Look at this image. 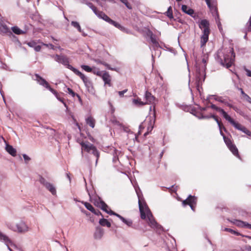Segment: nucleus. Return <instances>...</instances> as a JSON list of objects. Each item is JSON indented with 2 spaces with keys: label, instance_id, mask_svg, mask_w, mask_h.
Here are the masks:
<instances>
[{
  "label": "nucleus",
  "instance_id": "55",
  "mask_svg": "<svg viewBox=\"0 0 251 251\" xmlns=\"http://www.w3.org/2000/svg\"><path fill=\"white\" fill-rule=\"evenodd\" d=\"M94 213H95L96 215H99L100 214V212L99 211V210H96L95 209H94V212H93Z\"/></svg>",
  "mask_w": 251,
  "mask_h": 251
},
{
  "label": "nucleus",
  "instance_id": "27",
  "mask_svg": "<svg viewBox=\"0 0 251 251\" xmlns=\"http://www.w3.org/2000/svg\"><path fill=\"white\" fill-rule=\"evenodd\" d=\"M86 123L87 125H88L90 126H91L92 128H94L95 125V120L91 117H88L86 120Z\"/></svg>",
  "mask_w": 251,
  "mask_h": 251
},
{
  "label": "nucleus",
  "instance_id": "30",
  "mask_svg": "<svg viewBox=\"0 0 251 251\" xmlns=\"http://www.w3.org/2000/svg\"><path fill=\"white\" fill-rule=\"evenodd\" d=\"M132 102L136 106H143L145 105L144 101H141L140 99H133Z\"/></svg>",
  "mask_w": 251,
  "mask_h": 251
},
{
  "label": "nucleus",
  "instance_id": "20",
  "mask_svg": "<svg viewBox=\"0 0 251 251\" xmlns=\"http://www.w3.org/2000/svg\"><path fill=\"white\" fill-rule=\"evenodd\" d=\"M0 33L4 35H12V32L9 28L5 24L1 22H0Z\"/></svg>",
  "mask_w": 251,
  "mask_h": 251
},
{
  "label": "nucleus",
  "instance_id": "59",
  "mask_svg": "<svg viewBox=\"0 0 251 251\" xmlns=\"http://www.w3.org/2000/svg\"><path fill=\"white\" fill-rule=\"evenodd\" d=\"M246 37H247V34H246L244 36L245 38H246Z\"/></svg>",
  "mask_w": 251,
  "mask_h": 251
},
{
  "label": "nucleus",
  "instance_id": "62",
  "mask_svg": "<svg viewBox=\"0 0 251 251\" xmlns=\"http://www.w3.org/2000/svg\"><path fill=\"white\" fill-rule=\"evenodd\" d=\"M185 57L186 59L187 60V58H186V55H185Z\"/></svg>",
  "mask_w": 251,
  "mask_h": 251
},
{
  "label": "nucleus",
  "instance_id": "51",
  "mask_svg": "<svg viewBox=\"0 0 251 251\" xmlns=\"http://www.w3.org/2000/svg\"><path fill=\"white\" fill-rule=\"evenodd\" d=\"M243 132L246 133L247 135L251 136V132L248 130L246 127Z\"/></svg>",
  "mask_w": 251,
  "mask_h": 251
},
{
  "label": "nucleus",
  "instance_id": "17",
  "mask_svg": "<svg viewBox=\"0 0 251 251\" xmlns=\"http://www.w3.org/2000/svg\"><path fill=\"white\" fill-rule=\"evenodd\" d=\"M230 222L238 227H244L251 229V224H250L247 222L236 219L231 220L230 221Z\"/></svg>",
  "mask_w": 251,
  "mask_h": 251
},
{
  "label": "nucleus",
  "instance_id": "16",
  "mask_svg": "<svg viewBox=\"0 0 251 251\" xmlns=\"http://www.w3.org/2000/svg\"><path fill=\"white\" fill-rule=\"evenodd\" d=\"M181 10L184 13L190 15L195 19H196L198 17L193 9L186 5H182Z\"/></svg>",
  "mask_w": 251,
  "mask_h": 251
},
{
  "label": "nucleus",
  "instance_id": "23",
  "mask_svg": "<svg viewBox=\"0 0 251 251\" xmlns=\"http://www.w3.org/2000/svg\"><path fill=\"white\" fill-rule=\"evenodd\" d=\"M110 153L113 155V162H116L118 160V155L121 153V152L116 150L115 148L112 147L110 150Z\"/></svg>",
  "mask_w": 251,
  "mask_h": 251
},
{
  "label": "nucleus",
  "instance_id": "24",
  "mask_svg": "<svg viewBox=\"0 0 251 251\" xmlns=\"http://www.w3.org/2000/svg\"><path fill=\"white\" fill-rule=\"evenodd\" d=\"M5 150L12 156H15L16 155V150L12 146L6 144Z\"/></svg>",
  "mask_w": 251,
  "mask_h": 251
},
{
  "label": "nucleus",
  "instance_id": "53",
  "mask_svg": "<svg viewBox=\"0 0 251 251\" xmlns=\"http://www.w3.org/2000/svg\"><path fill=\"white\" fill-rule=\"evenodd\" d=\"M245 71L247 72V75L251 77V71L247 69H246Z\"/></svg>",
  "mask_w": 251,
  "mask_h": 251
},
{
  "label": "nucleus",
  "instance_id": "45",
  "mask_svg": "<svg viewBox=\"0 0 251 251\" xmlns=\"http://www.w3.org/2000/svg\"><path fill=\"white\" fill-rule=\"evenodd\" d=\"M214 99L216 100L221 101V102L223 101V100H222V98L221 97H218L216 96H211L210 97V98H209V99Z\"/></svg>",
  "mask_w": 251,
  "mask_h": 251
},
{
  "label": "nucleus",
  "instance_id": "21",
  "mask_svg": "<svg viewBox=\"0 0 251 251\" xmlns=\"http://www.w3.org/2000/svg\"><path fill=\"white\" fill-rule=\"evenodd\" d=\"M46 188L48 189L53 195H56V190L55 186L50 182L45 184Z\"/></svg>",
  "mask_w": 251,
  "mask_h": 251
},
{
  "label": "nucleus",
  "instance_id": "2",
  "mask_svg": "<svg viewBox=\"0 0 251 251\" xmlns=\"http://www.w3.org/2000/svg\"><path fill=\"white\" fill-rule=\"evenodd\" d=\"M53 57L56 62L62 64L67 68L72 70L75 74L79 76L82 80L88 91L92 93H93V88L91 81L84 74L69 64V58L66 56L62 54H56Z\"/></svg>",
  "mask_w": 251,
  "mask_h": 251
},
{
  "label": "nucleus",
  "instance_id": "43",
  "mask_svg": "<svg viewBox=\"0 0 251 251\" xmlns=\"http://www.w3.org/2000/svg\"><path fill=\"white\" fill-rule=\"evenodd\" d=\"M39 182L44 185V186H45V184L48 183L49 182H47L45 179L42 177H40L39 179Z\"/></svg>",
  "mask_w": 251,
  "mask_h": 251
},
{
  "label": "nucleus",
  "instance_id": "12",
  "mask_svg": "<svg viewBox=\"0 0 251 251\" xmlns=\"http://www.w3.org/2000/svg\"><path fill=\"white\" fill-rule=\"evenodd\" d=\"M224 140L229 150L235 156L239 158L240 156L238 150L236 146L232 143L231 140L228 138H226V136H224Z\"/></svg>",
  "mask_w": 251,
  "mask_h": 251
},
{
  "label": "nucleus",
  "instance_id": "19",
  "mask_svg": "<svg viewBox=\"0 0 251 251\" xmlns=\"http://www.w3.org/2000/svg\"><path fill=\"white\" fill-rule=\"evenodd\" d=\"M210 118H213L215 121L217 122L218 124L221 135L224 137V136H225L223 133V132L222 131V128H223L224 129H225V127L223 126V125L221 123V122L219 121L217 117H216L214 115H210V116H202L201 117L199 118L200 119L202 118V119H208Z\"/></svg>",
  "mask_w": 251,
  "mask_h": 251
},
{
  "label": "nucleus",
  "instance_id": "10",
  "mask_svg": "<svg viewBox=\"0 0 251 251\" xmlns=\"http://www.w3.org/2000/svg\"><path fill=\"white\" fill-rule=\"evenodd\" d=\"M82 152L86 151L89 153L93 154L96 157V163L99 157V153L96 148L88 142H82L81 143Z\"/></svg>",
  "mask_w": 251,
  "mask_h": 251
},
{
  "label": "nucleus",
  "instance_id": "61",
  "mask_svg": "<svg viewBox=\"0 0 251 251\" xmlns=\"http://www.w3.org/2000/svg\"><path fill=\"white\" fill-rule=\"evenodd\" d=\"M176 0V1H181L182 0Z\"/></svg>",
  "mask_w": 251,
  "mask_h": 251
},
{
  "label": "nucleus",
  "instance_id": "54",
  "mask_svg": "<svg viewBox=\"0 0 251 251\" xmlns=\"http://www.w3.org/2000/svg\"><path fill=\"white\" fill-rule=\"evenodd\" d=\"M113 123H115V125H117V126H121V124L119 122L115 120V121H113Z\"/></svg>",
  "mask_w": 251,
  "mask_h": 251
},
{
  "label": "nucleus",
  "instance_id": "8",
  "mask_svg": "<svg viewBox=\"0 0 251 251\" xmlns=\"http://www.w3.org/2000/svg\"><path fill=\"white\" fill-rule=\"evenodd\" d=\"M34 79L36 80L40 85L50 90L55 96L57 99L62 102L64 104V106L67 107V105L64 102L63 99L60 97V95L56 91L50 87L49 83L45 79L40 77L38 75H35Z\"/></svg>",
  "mask_w": 251,
  "mask_h": 251
},
{
  "label": "nucleus",
  "instance_id": "4",
  "mask_svg": "<svg viewBox=\"0 0 251 251\" xmlns=\"http://www.w3.org/2000/svg\"><path fill=\"white\" fill-rule=\"evenodd\" d=\"M235 55L231 48L222 49L218 51L217 61L227 68L231 67L234 62Z\"/></svg>",
  "mask_w": 251,
  "mask_h": 251
},
{
  "label": "nucleus",
  "instance_id": "38",
  "mask_svg": "<svg viewBox=\"0 0 251 251\" xmlns=\"http://www.w3.org/2000/svg\"><path fill=\"white\" fill-rule=\"evenodd\" d=\"M92 72L99 76H101L102 73V72H101L100 70L96 69L95 67H93V71Z\"/></svg>",
  "mask_w": 251,
  "mask_h": 251
},
{
  "label": "nucleus",
  "instance_id": "32",
  "mask_svg": "<svg viewBox=\"0 0 251 251\" xmlns=\"http://www.w3.org/2000/svg\"><path fill=\"white\" fill-rule=\"evenodd\" d=\"M223 230L225 231L229 232L231 233V234H234L237 236H239L240 235V233H239L238 232H237L235 230H234L231 228L225 227Z\"/></svg>",
  "mask_w": 251,
  "mask_h": 251
},
{
  "label": "nucleus",
  "instance_id": "28",
  "mask_svg": "<svg viewBox=\"0 0 251 251\" xmlns=\"http://www.w3.org/2000/svg\"><path fill=\"white\" fill-rule=\"evenodd\" d=\"M11 29L15 34L17 35L23 34L25 33L24 31L21 30L17 26H13Z\"/></svg>",
  "mask_w": 251,
  "mask_h": 251
},
{
  "label": "nucleus",
  "instance_id": "49",
  "mask_svg": "<svg viewBox=\"0 0 251 251\" xmlns=\"http://www.w3.org/2000/svg\"><path fill=\"white\" fill-rule=\"evenodd\" d=\"M68 92L69 94L71 95L73 97H75V93L70 88H68Z\"/></svg>",
  "mask_w": 251,
  "mask_h": 251
},
{
  "label": "nucleus",
  "instance_id": "34",
  "mask_svg": "<svg viewBox=\"0 0 251 251\" xmlns=\"http://www.w3.org/2000/svg\"><path fill=\"white\" fill-rule=\"evenodd\" d=\"M211 107L213 109H215L219 112H220L222 114V115L223 116V117H224V112H226L223 109H221L219 107H217L214 104H211Z\"/></svg>",
  "mask_w": 251,
  "mask_h": 251
},
{
  "label": "nucleus",
  "instance_id": "46",
  "mask_svg": "<svg viewBox=\"0 0 251 251\" xmlns=\"http://www.w3.org/2000/svg\"><path fill=\"white\" fill-rule=\"evenodd\" d=\"M23 156L25 161V163H27L30 161V158L25 154H24Z\"/></svg>",
  "mask_w": 251,
  "mask_h": 251
},
{
  "label": "nucleus",
  "instance_id": "48",
  "mask_svg": "<svg viewBox=\"0 0 251 251\" xmlns=\"http://www.w3.org/2000/svg\"><path fill=\"white\" fill-rule=\"evenodd\" d=\"M127 92V89H125L122 91H119L118 93L120 97H123L124 96V94H125Z\"/></svg>",
  "mask_w": 251,
  "mask_h": 251
},
{
  "label": "nucleus",
  "instance_id": "50",
  "mask_svg": "<svg viewBox=\"0 0 251 251\" xmlns=\"http://www.w3.org/2000/svg\"><path fill=\"white\" fill-rule=\"evenodd\" d=\"M34 49L36 51H39L41 49V46L37 45L36 46H35V48Z\"/></svg>",
  "mask_w": 251,
  "mask_h": 251
},
{
  "label": "nucleus",
  "instance_id": "29",
  "mask_svg": "<svg viewBox=\"0 0 251 251\" xmlns=\"http://www.w3.org/2000/svg\"><path fill=\"white\" fill-rule=\"evenodd\" d=\"M99 223L102 226H106L108 227H110L111 226V224L106 219L102 218L100 219L99 221Z\"/></svg>",
  "mask_w": 251,
  "mask_h": 251
},
{
  "label": "nucleus",
  "instance_id": "7",
  "mask_svg": "<svg viewBox=\"0 0 251 251\" xmlns=\"http://www.w3.org/2000/svg\"><path fill=\"white\" fill-rule=\"evenodd\" d=\"M6 226L9 229L19 233H24L28 231L29 227L23 221L16 225H14L9 221L5 222Z\"/></svg>",
  "mask_w": 251,
  "mask_h": 251
},
{
  "label": "nucleus",
  "instance_id": "37",
  "mask_svg": "<svg viewBox=\"0 0 251 251\" xmlns=\"http://www.w3.org/2000/svg\"><path fill=\"white\" fill-rule=\"evenodd\" d=\"M151 41L155 47H157L158 46V43L153 35H151Z\"/></svg>",
  "mask_w": 251,
  "mask_h": 251
},
{
  "label": "nucleus",
  "instance_id": "58",
  "mask_svg": "<svg viewBox=\"0 0 251 251\" xmlns=\"http://www.w3.org/2000/svg\"><path fill=\"white\" fill-rule=\"evenodd\" d=\"M55 48H56V49H58L59 50H63V49H62L61 48H60V47H55Z\"/></svg>",
  "mask_w": 251,
  "mask_h": 251
},
{
  "label": "nucleus",
  "instance_id": "47",
  "mask_svg": "<svg viewBox=\"0 0 251 251\" xmlns=\"http://www.w3.org/2000/svg\"><path fill=\"white\" fill-rule=\"evenodd\" d=\"M243 99L251 104V98L249 97L248 95L246 96H245Z\"/></svg>",
  "mask_w": 251,
  "mask_h": 251
},
{
  "label": "nucleus",
  "instance_id": "41",
  "mask_svg": "<svg viewBox=\"0 0 251 251\" xmlns=\"http://www.w3.org/2000/svg\"><path fill=\"white\" fill-rule=\"evenodd\" d=\"M87 5L93 10L94 13L97 12V9L94 6L92 3L88 2L87 3Z\"/></svg>",
  "mask_w": 251,
  "mask_h": 251
},
{
  "label": "nucleus",
  "instance_id": "26",
  "mask_svg": "<svg viewBox=\"0 0 251 251\" xmlns=\"http://www.w3.org/2000/svg\"><path fill=\"white\" fill-rule=\"evenodd\" d=\"M101 75L102 76V79L104 81L105 83L109 84L110 82V77L109 74L106 72H102Z\"/></svg>",
  "mask_w": 251,
  "mask_h": 251
},
{
  "label": "nucleus",
  "instance_id": "15",
  "mask_svg": "<svg viewBox=\"0 0 251 251\" xmlns=\"http://www.w3.org/2000/svg\"><path fill=\"white\" fill-rule=\"evenodd\" d=\"M197 202V198L190 195L187 199L182 201V205L186 206L189 205L192 210L194 211L195 206Z\"/></svg>",
  "mask_w": 251,
  "mask_h": 251
},
{
  "label": "nucleus",
  "instance_id": "44",
  "mask_svg": "<svg viewBox=\"0 0 251 251\" xmlns=\"http://www.w3.org/2000/svg\"><path fill=\"white\" fill-rule=\"evenodd\" d=\"M27 45L30 47L33 48L34 49L35 46H36L37 45V44L36 42H35L34 41H31V42H28Z\"/></svg>",
  "mask_w": 251,
  "mask_h": 251
},
{
  "label": "nucleus",
  "instance_id": "25",
  "mask_svg": "<svg viewBox=\"0 0 251 251\" xmlns=\"http://www.w3.org/2000/svg\"><path fill=\"white\" fill-rule=\"evenodd\" d=\"M0 240L4 241L7 245V246L9 250L10 251H12L10 249L8 243L10 242V241L8 237L6 236L5 235L3 234L2 233H1L0 231Z\"/></svg>",
  "mask_w": 251,
  "mask_h": 251
},
{
  "label": "nucleus",
  "instance_id": "39",
  "mask_svg": "<svg viewBox=\"0 0 251 251\" xmlns=\"http://www.w3.org/2000/svg\"><path fill=\"white\" fill-rule=\"evenodd\" d=\"M122 2H123V3H124L125 4V5L126 6V7L129 9H132V6H131V5L128 2V1L127 0H120Z\"/></svg>",
  "mask_w": 251,
  "mask_h": 251
},
{
  "label": "nucleus",
  "instance_id": "33",
  "mask_svg": "<svg viewBox=\"0 0 251 251\" xmlns=\"http://www.w3.org/2000/svg\"><path fill=\"white\" fill-rule=\"evenodd\" d=\"M82 203L84 204L85 207L88 209L89 210H90V211L91 212H94V208L93 207V206L88 203V202H83V201H81Z\"/></svg>",
  "mask_w": 251,
  "mask_h": 251
},
{
  "label": "nucleus",
  "instance_id": "6",
  "mask_svg": "<svg viewBox=\"0 0 251 251\" xmlns=\"http://www.w3.org/2000/svg\"><path fill=\"white\" fill-rule=\"evenodd\" d=\"M198 24L200 28L202 30L200 41L201 47L203 48L208 41L210 34L209 23L207 20L203 19L199 21Z\"/></svg>",
  "mask_w": 251,
  "mask_h": 251
},
{
  "label": "nucleus",
  "instance_id": "63",
  "mask_svg": "<svg viewBox=\"0 0 251 251\" xmlns=\"http://www.w3.org/2000/svg\"><path fill=\"white\" fill-rule=\"evenodd\" d=\"M67 176H68V177L69 178V179H70L69 176L68 175H67Z\"/></svg>",
  "mask_w": 251,
  "mask_h": 251
},
{
  "label": "nucleus",
  "instance_id": "5",
  "mask_svg": "<svg viewBox=\"0 0 251 251\" xmlns=\"http://www.w3.org/2000/svg\"><path fill=\"white\" fill-rule=\"evenodd\" d=\"M95 204L101 208L103 211L106 212L107 213L110 215H113L119 218L124 223L127 225L128 227H132V221L131 219H126L121 216L120 215L112 211L108 206L105 204L103 201L99 198L94 201Z\"/></svg>",
  "mask_w": 251,
  "mask_h": 251
},
{
  "label": "nucleus",
  "instance_id": "3",
  "mask_svg": "<svg viewBox=\"0 0 251 251\" xmlns=\"http://www.w3.org/2000/svg\"><path fill=\"white\" fill-rule=\"evenodd\" d=\"M196 62V83L199 87L204 81L205 78V70L207 62L208 60L207 54H203L201 57L195 56Z\"/></svg>",
  "mask_w": 251,
  "mask_h": 251
},
{
  "label": "nucleus",
  "instance_id": "60",
  "mask_svg": "<svg viewBox=\"0 0 251 251\" xmlns=\"http://www.w3.org/2000/svg\"><path fill=\"white\" fill-rule=\"evenodd\" d=\"M188 70L189 72H190V70H189V68L188 66Z\"/></svg>",
  "mask_w": 251,
  "mask_h": 251
},
{
  "label": "nucleus",
  "instance_id": "9",
  "mask_svg": "<svg viewBox=\"0 0 251 251\" xmlns=\"http://www.w3.org/2000/svg\"><path fill=\"white\" fill-rule=\"evenodd\" d=\"M209 7L213 16L215 17L216 22L220 29L221 28V24L219 22V17L217 12L216 0H205Z\"/></svg>",
  "mask_w": 251,
  "mask_h": 251
},
{
  "label": "nucleus",
  "instance_id": "1",
  "mask_svg": "<svg viewBox=\"0 0 251 251\" xmlns=\"http://www.w3.org/2000/svg\"><path fill=\"white\" fill-rule=\"evenodd\" d=\"M134 188L138 198V204L141 219H146L149 226L151 228L157 232H160L162 230V227L155 220L151 211L143 198L140 188L136 187H134Z\"/></svg>",
  "mask_w": 251,
  "mask_h": 251
},
{
  "label": "nucleus",
  "instance_id": "22",
  "mask_svg": "<svg viewBox=\"0 0 251 251\" xmlns=\"http://www.w3.org/2000/svg\"><path fill=\"white\" fill-rule=\"evenodd\" d=\"M104 231L102 228L97 227L94 233V237L96 239H100L102 237Z\"/></svg>",
  "mask_w": 251,
  "mask_h": 251
},
{
  "label": "nucleus",
  "instance_id": "31",
  "mask_svg": "<svg viewBox=\"0 0 251 251\" xmlns=\"http://www.w3.org/2000/svg\"><path fill=\"white\" fill-rule=\"evenodd\" d=\"M165 14L170 19H173L174 18L171 6L168 7L167 11L165 12Z\"/></svg>",
  "mask_w": 251,
  "mask_h": 251
},
{
  "label": "nucleus",
  "instance_id": "64",
  "mask_svg": "<svg viewBox=\"0 0 251 251\" xmlns=\"http://www.w3.org/2000/svg\"><path fill=\"white\" fill-rule=\"evenodd\" d=\"M1 95H2V97H3V95H2V94L1 93ZM4 99V98H3Z\"/></svg>",
  "mask_w": 251,
  "mask_h": 251
},
{
  "label": "nucleus",
  "instance_id": "13",
  "mask_svg": "<svg viewBox=\"0 0 251 251\" xmlns=\"http://www.w3.org/2000/svg\"><path fill=\"white\" fill-rule=\"evenodd\" d=\"M224 118L229 122L234 127L238 130L242 132L245 129V127L242 126L241 124L235 122L226 112H224Z\"/></svg>",
  "mask_w": 251,
  "mask_h": 251
},
{
  "label": "nucleus",
  "instance_id": "14",
  "mask_svg": "<svg viewBox=\"0 0 251 251\" xmlns=\"http://www.w3.org/2000/svg\"><path fill=\"white\" fill-rule=\"evenodd\" d=\"M103 20L109 23L111 25H113L116 27L118 28L121 31L127 32V29L122 25H121L120 24L116 22L115 21L111 19L108 16H107L105 14L103 16L102 18Z\"/></svg>",
  "mask_w": 251,
  "mask_h": 251
},
{
  "label": "nucleus",
  "instance_id": "36",
  "mask_svg": "<svg viewBox=\"0 0 251 251\" xmlns=\"http://www.w3.org/2000/svg\"><path fill=\"white\" fill-rule=\"evenodd\" d=\"M81 68L87 72H92L93 71V68H91L87 65H82Z\"/></svg>",
  "mask_w": 251,
  "mask_h": 251
},
{
  "label": "nucleus",
  "instance_id": "40",
  "mask_svg": "<svg viewBox=\"0 0 251 251\" xmlns=\"http://www.w3.org/2000/svg\"><path fill=\"white\" fill-rule=\"evenodd\" d=\"M95 14L100 18L102 19L105 13L103 12L97 10V12L95 13Z\"/></svg>",
  "mask_w": 251,
  "mask_h": 251
},
{
  "label": "nucleus",
  "instance_id": "56",
  "mask_svg": "<svg viewBox=\"0 0 251 251\" xmlns=\"http://www.w3.org/2000/svg\"><path fill=\"white\" fill-rule=\"evenodd\" d=\"M94 61L98 64L101 63V62L98 59H94Z\"/></svg>",
  "mask_w": 251,
  "mask_h": 251
},
{
  "label": "nucleus",
  "instance_id": "11",
  "mask_svg": "<svg viewBox=\"0 0 251 251\" xmlns=\"http://www.w3.org/2000/svg\"><path fill=\"white\" fill-rule=\"evenodd\" d=\"M152 107H153V112H152L153 119L151 120V117H150L149 118H147L146 120L140 125V126H139L140 130H141L142 129L144 128L145 127V126H146V125L147 124L148 125V126L147 127L148 131V132L151 131L153 127V125L154 123V121H155V119H154L155 106H154V105H153V106L150 107V111L151 110Z\"/></svg>",
  "mask_w": 251,
  "mask_h": 251
},
{
  "label": "nucleus",
  "instance_id": "35",
  "mask_svg": "<svg viewBox=\"0 0 251 251\" xmlns=\"http://www.w3.org/2000/svg\"><path fill=\"white\" fill-rule=\"evenodd\" d=\"M72 25H73L74 27L77 29V30L79 32H81V27L79 24V23L77 22L72 21L71 23Z\"/></svg>",
  "mask_w": 251,
  "mask_h": 251
},
{
  "label": "nucleus",
  "instance_id": "57",
  "mask_svg": "<svg viewBox=\"0 0 251 251\" xmlns=\"http://www.w3.org/2000/svg\"><path fill=\"white\" fill-rule=\"evenodd\" d=\"M249 23H250L249 30L251 31V16L250 19Z\"/></svg>",
  "mask_w": 251,
  "mask_h": 251
},
{
  "label": "nucleus",
  "instance_id": "52",
  "mask_svg": "<svg viewBox=\"0 0 251 251\" xmlns=\"http://www.w3.org/2000/svg\"><path fill=\"white\" fill-rule=\"evenodd\" d=\"M239 90L241 92V95H242V99H243L245 96H246L247 95V94H246L244 92V91L243 90V89L242 88H239Z\"/></svg>",
  "mask_w": 251,
  "mask_h": 251
},
{
  "label": "nucleus",
  "instance_id": "42",
  "mask_svg": "<svg viewBox=\"0 0 251 251\" xmlns=\"http://www.w3.org/2000/svg\"><path fill=\"white\" fill-rule=\"evenodd\" d=\"M42 45L43 46H46L47 48H49L50 49H52L53 50H56V48H55V47H54L52 44L42 43Z\"/></svg>",
  "mask_w": 251,
  "mask_h": 251
},
{
  "label": "nucleus",
  "instance_id": "18",
  "mask_svg": "<svg viewBox=\"0 0 251 251\" xmlns=\"http://www.w3.org/2000/svg\"><path fill=\"white\" fill-rule=\"evenodd\" d=\"M144 99L146 100V101L144 102L145 104L154 105L155 103V98L148 91L145 94Z\"/></svg>",
  "mask_w": 251,
  "mask_h": 251
}]
</instances>
